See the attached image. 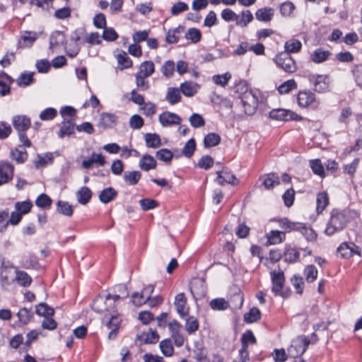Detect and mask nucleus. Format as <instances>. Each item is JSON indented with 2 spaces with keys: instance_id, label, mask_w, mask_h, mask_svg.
Returning <instances> with one entry per match:
<instances>
[{
  "instance_id": "nucleus-1",
  "label": "nucleus",
  "mask_w": 362,
  "mask_h": 362,
  "mask_svg": "<svg viewBox=\"0 0 362 362\" xmlns=\"http://www.w3.org/2000/svg\"><path fill=\"white\" fill-rule=\"evenodd\" d=\"M348 222L349 217L346 211L334 209L331 211L330 218L325 233L327 235H332L336 232L344 229Z\"/></svg>"
},
{
  "instance_id": "nucleus-2",
  "label": "nucleus",
  "mask_w": 362,
  "mask_h": 362,
  "mask_svg": "<svg viewBox=\"0 0 362 362\" xmlns=\"http://www.w3.org/2000/svg\"><path fill=\"white\" fill-rule=\"evenodd\" d=\"M261 93L259 90H248L245 88L244 93L240 96V101L244 109V112L247 115H252L255 113L259 103H263L264 98L261 97L260 101L259 97Z\"/></svg>"
},
{
  "instance_id": "nucleus-3",
  "label": "nucleus",
  "mask_w": 362,
  "mask_h": 362,
  "mask_svg": "<svg viewBox=\"0 0 362 362\" xmlns=\"http://www.w3.org/2000/svg\"><path fill=\"white\" fill-rule=\"evenodd\" d=\"M280 227L286 231H299L308 241H314L317 238L315 231L305 223L291 222L287 218H283L279 221Z\"/></svg>"
},
{
  "instance_id": "nucleus-4",
  "label": "nucleus",
  "mask_w": 362,
  "mask_h": 362,
  "mask_svg": "<svg viewBox=\"0 0 362 362\" xmlns=\"http://www.w3.org/2000/svg\"><path fill=\"white\" fill-rule=\"evenodd\" d=\"M297 103L298 106L302 108H316L320 103L315 93L308 89L298 91L297 94Z\"/></svg>"
},
{
  "instance_id": "nucleus-5",
  "label": "nucleus",
  "mask_w": 362,
  "mask_h": 362,
  "mask_svg": "<svg viewBox=\"0 0 362 362\" xmlns=\"http://www.w3.org/2000/svg\"><path fill=\"white\" fill-rule=\"evenodd\" d=\"M269 117L272 119L282 122H287L291 120L301 121L303 119V117L296 114L295 112L282 108L272 110L269 112Z\"/></svg>"
},
{
  "instance_id": "nucleus-6",
  "label": "nucleus",
  "mask_w": 362,
  "mask_h": 362,
  "mask_svg": "<svg viewBox=\"0 0 362 362\" xmlns=\"http://www.w3.org/2000/svg\"><path fill=\"white\" fill-rule=\"evenodd\" d=\"M276 66L287 73H293L297 66L296 62L288 52H281L274 59Z\"/></svg>"
},
{
  "instance_id": "nucleus-7",
  "label": "nucleus",
  "mask_w": 362,
  "mask_h": 362,
  "mask_svg": "<svg viewBox=\"0 0 362 362\" xmlns=\"http://www.w3.org/2000/svg\"><path fill=\"white\" fill-rule=\"evenodd\" d=\"M327 77L325 75L310 74L308 76V81L313 86L314 91L318 93H324L329 91V83Z\"/></svg>"
},
{
  "instance_id": "nucleus-8",
  "label": "nucleus",
  "mask_w": 362,
  "mask_h": 362,
  "mask_svg": "<svg viewBox=\"0 0 362 362\" xmlns=\"http://www.w3.org/2000/svg\"><path fill=\"white\" fill-rule=\"evenodd\" d=\"M13 175V165L8 160H0V186L11 181Z\"/></svg>"
},
{
  "instance_id": "nucleus-9",
  "label": "nucleus",
  "mask_w": 362,
  "mask_h": 362,
  "mask_svg": "<svg viewBox=\"0 0 362 362\" xmlns=\"http://www.w3.org/2000/svg\"><path fill=\"white\" fill-rule=\"evenodd\" d=\"M158 121L162 127H167L180 124L182 118L176 113L165 111L159 115Z\"/></svg>"
},
{
  "instance_id": "nucleus-10",
  "label": "nucleus",
  "mask_w": 362,
  "mask_h": 362,
  "mask_svg": "<svg viewBox=\"0 0 362 362\" xmlns=\"http://www.w3.org/2000/svg\"><path fill=\"white\" fill-rule=\"evenodd\" d=\"M216 182L220 185H223L225 183H228L235 185L238 181L235 176L227 168H223L221 170L216 171Z\"/></svg>"
},
{
  "instance_id": "nucleus-11",
  "label": "nucleus",
  "mask_w": 362,
  "mask_h": 362,
  "mask_svg": "<svg viewBox=\"0 0 362 362\" xmlns=\"http://www.w3.org/2000/svg\"><path fill=\"white\" fill-rule=\"evenodd\" d=\"M118 122V117L115 113L103 112L100 115L98 127L103 129H112Z\"/></svg>"
},
{
  "instance_id": "nucleus-12",
  "label": "nucleus",
  "mask_w": 362,
  "mask_h": 362,
  "mask_svg": "<svg viewBox=\"0 0 362 362\" xmlns=\"http://www.w3.org/2000/svg\"><path fill=\"white\" fill-rule=\"evenodd\" d=\"M12 124L18 133L26 132L31 126V120L26 115H15L12 119Z\"/></svg>"
},
{
  "instance_id": "nucleus-13",
  "label": "nucleus",
  "mask_w": 362,
  "mask_h": 362,
  "mask_svg": "<svg viewBox=\"0 0 362 362\" xmlns=\"http://www.w3.org/2000/svg\"><path fill=\"white\" fill-rule=\"evenodd\" d=\"M122 322L121 316L119 314L112 315L110 318L106 322L107 327L110 329L108 334L110 339H115L118 334L120 324Z\"/></svg>"
},
{
  "instance_id": "nucleus-14",
  "label": "nucleus",
  "mask_w": 362,
  "mask_h": 362,
  "mask_svg": "<svg viewBox=\"0 0 362 362\" xmlns=\"http://www.w3.org/2000/svg\"><path fill=\"white\" fill-rule=\"evenodd\" d=\"M272 280V291L274 294L277 293L279 290H281L285 284V276L284 272L280 270L278 272L272 271L270 272Z\"/></svg>"
},
{
  "instance_id": "nucleus-15",
  "label": "nucleus",
  "mask_w": 362,
  "mask_h": 362,
  "mask_svg": "<svg viewBox=\"0 0 362 362\" xmlns=\"http://www.w3.org/2000/svg\"><path fill=\"white\" fill-rule=\"evenodd\" d=\"M38 37L39 34L37 32L24 30L22 32L21 40L18 42V46L23 48L30 47Z\"/></svg>"
},
{
  "instance_id": "nucleus-16",
  "label": "nucleus",
  "mask_w": 362,
  "mask_h": 362,
  "mask_svg": "<svg viewBox=\"0 0 362 362\" xmlns=\"http://www.w3.org/2000/svg\"><path fill=\"white\" fill-rule=\"evenodd\" d=\"M105 163V158L102 153H95L93 152L90 158L82 161L81 166L84 169H90L94 163L99 166H103Z\"/></svg>"
},
{
  "instance_id": "nucleus-17",
  "label": "nucleus",
  "mask_w": 362,
  "mask_h": 362,
  "mask_svg": "<svg viewBox=\"0 0 362 362\" xmlns=\"http://www.w3.org/2000/svg\"><path fill=\"white\" fill-rule=\"evenodd\" d=\"M66 45V35L64 32L55 30L52 33L49 37V49H54V48L61 45L65 47Z\"/></svg>"
},
{
  "instance_id": "nucleus-18",
  "label": "nucleus",
  "mask_w": 362,
  "mask_h": 362,
  "mask_svg": "<svg viewBox=\"0 0 362 362\" xmlns=\"http://www.w3.org/2000/svg\"><path fill=\"white\" fill-rule=\"evenodd\" d=\"M9 157L16 163L23 164L27 160L28 154L23 146H17L11 150Z\"/></svg>"
},
{
  "instance_id": "nucleus-19",
  "label": "nucleus",
  "mask_w": 362,
  "mask_h": 362,
  "mask_svg": "<svg viewBox=\"0 0 362 362\" xmlns=\"http://www.w3.org/2000/svg\"><path fill=\"white\" fill-rule=\"evenodd\" d=\"M54 155L52 152H47L42 154H37L36 159L33 160V164L36 169L45 168L54 161Z\"/></svg>"
},
{
  "instance_id": "nucleus-20",
  "label": "nucleus",
  "mask_w": 362,
  "mask_h": 362,
  "mask_svg": "<svg viewBox=\"0 0 362 362\" xmlns=\"http://www.w3.org/2000/svg\"><path fill=\"white\" fill-rule=\"evenodd\" d=\"M262 182V185L266 189H272L274 186L280 184V179L276 173H268L259 177Z\"/></svg>"
},
{
  "instance_id": "nucleus-21",
  "label": "nucleus",
  "mask_w": 362,
  "mask_h": 362,
  "mask_svg": "<svg viewBox=\"0 0 362 362\" xmlns=\"http://www.w3.org/2000/svg\"><path fill=\"white\" fill-rule=\"evenodd\" d=\"M75 129V124L73 122L64 119L62 122L61 128L57 132V136L60 139H63L65 136H69L74 134Z\"/></svg>"
},
{
  "instance_id": "nucleus-22",
  "label": "nucleus",
  "mask_w": 362,
  "mask_h": 362,
  "mask_svg": "<svg viewBox=\"0 0 362 362\" xmlns=\"http://www.w3.org/2000/svg\"><path fill=\"white\" fill-rule=\"evenodd\" d=\"M186 303L187 299L183 293H180L175 296L174 304L176 311L181 317L188 315V311L185 310Z\"/></svg>"
},
{
  "instance_id": "nucleus-23",
  "label": "nucleus",
  "mask_w": 362,
  "mask_h": 362,
  "mask_svg": "<svg viewBox=\"0 0 362 362\" xmlns=\"http://www.w3.org/2000/svg\"><path fill=\"white\" fill-rule=\"evenodd\" d=\"M139 166L144 171H149L156 168L157 162L152 156L144 154L139 160Z\"/></svg>"
},
{
  "instance_id": "nucleus-24",
  "label": "nucleus",
  "mask_w": 362,
  "mask_h": 362,
  "mask_svg": "<svg viewBox=\"0 0 362 362\" xmlns=\"http://www.w3.org/2000/svg\"><path fill=\"white\" fill-rule=\"evenodd\" d=\"M118 193L112 187L104 188L99 194V200L103 204H108L114 200Z\"/></svg>"
},
{
  "instance_id": "nucleus-25",
  "label": "nucleus",
  "mask_w": 362,
  "mask_h": 362,
  "mask_svg": "<svg viewBox=\"0 0 362 362\" xmlns=\"http://www.w3.org/2000/svg\"><path fill=\"white\" fill-rule=\"evenodd\" d=\"M138 339L146 344H156L159 339V335L156 330L149 329L138 335Z\"/></svg>"
},
{
  "instance_id": "nucleus-26",
  "label": "nucleus",
  "mask_w": 362,
  "mask_h": 362,
  "mask_svg": "<svg viewBox=\"0 0 362 362\" xmlns=\"http://www.w3.org/2000/svg\"><path fill=\"white\" fill-rule=\"evenodd\" d=\"M76 197L80 204L86 205L92 197V192L89 187L84 186L76 192Z\"/></svg>"
},
{
  "instance_id": "nucleus-27",
  "label": "nucleus",
  "mask_w": 362,
  "mask_h": 362,
  "mask_svg": "<svg viewBox=\"0 0 362 362\" xmlns=\"http://www.w3.org/2000/svg\"><path fill=\"white\" fill-rule=\"evenodd\" d=\"M283 255L286 262L294 263L300 257V252L297 248L286 245Z\"/></svg>"
},
{
  "instance_id": "nucleus-28",
  "label": "nucleus",
  "mask_w": 362,
  "mask_h": 362,
  "mask_svg": "<svg viewBox=\"0 0 362 362\" xmlns=\"http://www.w3.org/2000/svg\"><path fill=\"white\" fill-rule=\"evenodd\" d=\"M107 301L105 300V297H104L103 296L99 295L94 298V300L91 304V308L95 312L101 313L103 311L109 310V309H108L109 305H107Z\"/></svg>"
},
{
  "instance_id": "nucleus-29",
  "label": "nucleus",
  "mask_w": 362,
  "mask_h": 362,
  "mask_svg": "<svg viewBox=\"0 0 362 362\" xmlns=\"http://www.w3.org/2000/svg\"><path fill=\"white\" fill-rule=\"evenodd\" d=\"M273 16L274 9L270 7L261 8L255 12L256 19L262 22H269Z\"/></svg>"
},
{
  "instance_id": "nucleus-30",
  "label": "nucleus",
  "mask_w": 362,
  "mask_h": 362,
  "mask_svg": "<svg viewBox=\"0 0 362 362\" xmlns=\"http://www.w3.org/2000/svg\"><path fill=\"white\" fill-rule=\"evenodd\" d=\"M141 177V173L139 170L125 171L123 180L126 184L130 186L136 185Z\"/></svg>"
},
{
  "instance_id": "nucleus-31",
  "label": "nucleus",
  "mask_w": 362,
  "mask_h": 362,
  "mask_svg": "<svg viewBox=\"0 0 362 362\" xmlns=\"http://www.w3.org/2000/svg\"><path fill=\"white\" fill-rule=\"evenodd\" d=\"M180 90L177 88L169 87L167 89L165 100L170 104L175 105L181 101Z\"/></svg>"
},
{
  "instance_id": "nucleus-32",
  "label": "nucleus",
  "mask_w": 362,
  "mask_h": 362,
  "mask_svg": "<svg viewBox=\"0 0 362 362\" xmlns=\"http://www.w3.org/2000/svg\"><path fill=\"white\" fill-rule=\"evenodd\" d=\"M21 264L22 267L27 269H37L39 267L38 258L34 254L23 256Z\"/></svg>"
},
{
  "instance_id": "nucleus-33",
  "label": "nucleus",
  "mask_w": 362,
  "mask_h": 362,
  "mask_svg": "<svg viewBox=\"0 0 362 362\" xmlns=\"http://www.w3.org/2000/svg\"><path fill=\"white\" fill-rule=\"evenodd\" d=\"M330 55L331 52L329 51L317 48L311 54L310 59L313 62L320 64L325 62Z\"/></svg>"
},
{
  "instance_id": "nucleus-34",
  "label": "nucleus",
  "mask_w": 362,
  "mask_h": 362,
  "mask_svg": "<svg viewBox=\"0 0 362 362\" xmlns=\"http://www.w3.org/2000/svg\"><path fill=\"white\" fill-rule=\"evenodd\" d=\"M198 84L192 81H185L180 84V92L187 97H192L197 92Z\"/></svg>"
},
{
  "instance_id": "nucleus-35",
  "label": "nucleus",
  "mask_w": 362,
  "mask_h": 362,
  "mask_svg": "<svg viewBox=\"0 0 362 362\" xmlns=\"http://www.w3.org/2000/svg\"><path fill=\"white\" fill-rule=\"evenodd\" d=\"M144 140L148 148H157L162 145L160 136L156 133H146Z\"/></svg>"
},
{
  "instance_id": "nucleus-36",
  "label": "nucleus",
  "mask_w": 362,
  "mask_h": 362,
  "mask_svg": "<svg viewBox=\"0 0 362 362\" xmlns=\"http://www.w3.org/2000/svg\"><path fill=\"white\" fill-rule=\"evenodd\" d=\"M34 72H28L25 71L16 79V83L19 87H26L35 82L33 78Z\"/></svg>"
},
{
  "instance_id": "nucleus-37",
  "label": "nucleus",
  "mask_w": 362,
  "mask_h": 362,
  "mask_svg": "<svg viewBox=\"0 0 362 362\" xmlns=\"http://www.w3.org/2000/svg\"><path fill=\"white\" fill-rule=\"evenodd\" d=\"M185 31V27L183 25H179L178 27L170 29L167 33L165 40L168 44L177 43L180 39V35Z\"/></svg>"
},
{
  "instance_id": "nucleus-38",
  "label": "nucleus",
  "mask_w": 362,
  "mask_h": 362,
  "mask_svg": "<svg viewBox=\"0 0 362 362\" xmlns=\"http://www.w3.org/2000/svg\"><path fill=\"white\" fill-rule=\"evenodd\" d=\"M15 280L23 287H28L32 283V278L27 272L18 269L16 270Z\"/></svg>"
},
{
  "instance_id": "nucleus-39",
  "label": "nucleus",
  "mask_w": 362,
  "mask_h": 362,
  "mask_svg": "<svg viewBox=\"0 0 362 362\" xmlns=\"http://www.w3.org/2000/svg\"><path fill=\"white\" fill-rule=\"evenodd\" d=\"M221 136L219 134L214 132L207 134L204 138V146L209 148L218 145L221 142Z\"/></svg>"
},
{
  "instance_id": "nucleus-40",
  "label": "nucleus",
  "mask_w": 362,
  "mask_h": 362,
  "mask_svg": "<svg viewBox=\"0 0 362 362\" xmlns=\"http://www.w3.org/2000/svg\"><path fill=\"white\" fill-rule=\"evenodd\" d=\"M155 71V65L152 61H145L139 66V71L136 73L144 77H149Z\"/></svg>"
},
{
  "instance_id": "nucleus-41",
  "label": "nucleus",
  "mask_w": 362,
  "mask_h": 362,
  "mask_svg": "<svg viewBox=\"0 0 362 362\" xmlns=\"http://www.w3.org/2000/svg\"><path fill=\"white\" fill-rule=\"evenodd\" d=\"M57 211L58 213L66 216H71L74 213L72 206L68 202L62 200H59L57 202Z\"/></svg>"
},
{
  "instance_id": "nucleus-42",
  "label": "nucleus",
  "mask_w": 362,
  "mask_h": 362,
  "mask_svg": "<svg viewBox=\"0 0 362 362\" xmlns=\"http://www.w3.org/2000/svg\"><path fill=\"white\" fill-rule=\"evenodd\" d=\"M316 211L318 214H321L329 204V197L326 192H320L317 196Z\"/></svg>"
},
{
  "instance_id": "nucleus-43",
  "label": "nucleus",
  "mask_w": 362,
  "mask_h": 362,
  "mask_svg": "<svg viewBox=\"0 0 362 362\" xmlns=\"http://www.w3.org/2000/svg\"><path fill=\"white\" fill-rule=\"evenodd\" d=\"M35 313L44 317L52 316L54 310L45 303H40L35 307Z\"/></svg>"
},
{
  "instance_id": "nucleus-44",
  "label": "nucleus",
  "mask_w": 362,
  "mask_h": 362,
  "mask_svg": "<svg viewBox=\"0 0 362 362\" xmlns=\"http://www.w3.org/2000/svg\"><path fill=\"white\" fill-rule=\"evenodd\" d=\"M302 44L300 40L297 39H291L285 42L284 52H288L289 54L291 53H296L300 50Z\"/></svg>"
},
{
  "instance_id": "nucleus-45",
  "label": "nucleus",
  "mask_w": 362,
  "mask_h": 362,
  "mask_svg": "<svg viewBox=\"0 0 362 362\" xmlns=\"http://www.w3.org/2000/svg\"><path fill=\"white\" fill-rule=\"evenodd\" d=\"M303 274L307 282L313 283L317 278L318 271L315 265L310 264L305 267Z\"/></svg>"
},
{
  "instance_id": "nucleus-46",
  "label": "nucleus",
  "mask_w": 362,
  "mask_h": 362,
  "mask_svg": "<svg viewBox=\"0 0 362 362\" xmlns=\"http://www.w3.org/2000/svg\"><path fill=\"white\" fill-rule=\"evenodd\" d=\"M285 238L284 233L279 230H272L270 233L267 235V245H276L281 243Z\"/></svg>"
},
{
  "instance_id": "nucleus-47",
  "label": "nucleus",
  "mask_w": 362,
  "mask_h": 362,
  "mask_svg": "<svg viewBox=\"0 0 362 362\" xmlns=\"http://www.w3.org/2000/svg\"><path fill=\"white\" fill-rule=\"evenodd\" d=\"M161 353L166 357L171 356L174 353V348L170 339H165L160 342Z\"/></svg>"
},
{
  "instance_id": "nucleus-48",
  "label": "nucleus",
  "mask_w": 362,
  "mask_h": 362,
  "mask_svg": "<svg viewBox=\"0 0 362 362\" xmlns=\"http://www.w3.org/2000/svg\"><path fill=\"white\" fill-rule=\"evenodd\" d=\"M297 88V83L294 79H288L282 83L277 88L280 94H287L292 90Z\"/></svg>"
},
{
  "instance_id": "nucleus-49",
  "label": "nucleus",
  "mask_w": 362,
  "mask_h": 362,
  "mask_svg": "<svg viewBox=\"0 0 362 362\" xmlns=\"http://www.w3.org/2000/svg\"><path fill=\"white\" fill-rule=\"evenodd\" d=\"M185 37L190 40L192 43H197L201 40L202 33L201 31L195 28H190L185 33Z\"/></svg>"
},
{
  "instance_id": "nucleus-50",
  "label": "nucleus",
  "mask_w": 362,
  "mask_h": 362,
  "mask_svg": "<svg viewBox=\"0 0 362 362\" xmlns=\"http://www.w3.org/2000/svg\"><path fill=\"white\" fill-rule=\"evenodd\" d=\"M18 320L23 325H27L33 317L32 308H22L17 313Z\"/></svg>"
},
{
  "instance_id": "nucleus-51",
  "label": "nucleus",
  "mask_w": 362,
  "mask_h": 362,
  "mask_svg": "<svg viewBox=\"0 0 362 362\" xmlns=\"http://www.w3.org/2000/svg\"><path fill=\"white\" fill-rule=\"evenodd\" d=\"M310 166L314 174L317 175L321 177H324L325 176L324 166L320 159L310 160Z\"/></svg>"
},
{
  "instance_id": "nucleus-52",
  "label": "nucleus",
  "mask_w": 362,
  "mask_h": 362,
  "mask_svg": "<svg viewBox=\"0 0 362 362\" xmlns=\"http://www.w3.org/2000/svg\"><path fill=\"white\" fill-rule=\"evenodd\" d=\"M118 64L122 66V69L131 68L133 65L132 59L128 57L124 51H121L117 55Z\"/></svg>"
},
{
  "instance_id": "nucleus-53",
  "label": "nucleus",
  "mask_w": 362,
  "mask_h": 362,
  "mask_svg": "<svg viewBox=\"0 0 362 362\" xmlns=\"http://www.w3.org/2000/svg\"><path fill=\"white\" fill-rule=\"evenodd\" d=\"M241 15L242 18H240L238 16L236 22V25L241 28L246 27L254 18L252 13L249 10L242 11Z\"/></svg>"
},
{
  "instance_id": "nucleus-54",
  "label": "nucleus",
  "mask_w": 362,
  "mask_h": 362,
  "mask_svg": "<svg viewBox=\"0 0 362 362\" xmlns=\"http://www.w3.org/2000/svg\"><path fill=\"white\" fill-rule=\"evenodd\" d=\"M261 318V312L257 308H251L248 313L244 315V320L247 323H252Z\"/></svg>"
},
{
  "instance_id": "nucleus-55",
  "label": "nucleus",
  "mask_w": 362,
  "mask_h": 362,
  "mask_svg": "<svg viewBox=\"0 0 362 362\" xmlns=\"http://www.w3.org/2000/svg\"><path fill=\"white\" fill-rule=\"evenodd\" d=\"M52 204V199L46 194H40L35 200V205L41 209H47Z\"/></svg>"
},
{
  "instance_id": "nucleus-56",
  "label": "nucleus",
  "mask_w": 362,
  "mask_h": 362,
  "mask_svg": "<svg viewBox=\"0 0 362 362\" xmlns=\"http://www.w3.org/2000/svg\"><path fill=\"white\" fill-rule=\"evenodd\" d=\"M196 149V141L194 139L192 138L189 139L185 144L182 153L186 158H191Z\"/></svg>"
},
{
  "instance_id": "nucleus-57",
  "label": "nucleus",
  "mask_w": 362,
  "mask_h": 362,
  "mask_svg": "<svg viewBox=\"0 0 362 362\" xmlns=\"http://www.w3.org/2000/svg\"><path fill=\"white\" fill-rule=\"evenodd\" d=\"M32 207L33 204L30 200L17 202L15 203V209L22 216L29 213Z\"/></svg>"
},
{
  "instance_id": "nucleus-58",
  "label": "nucleus",
  "mask_w": 362,
  "mask_h": 362,
  "mask_svg": "<svg viewBox=\"0 0 362 362\" xmlns=\"http://www.w3.org/2000/svg\"><path fill=\"white\" fill-rule=\"evenodd\" d=\"M292 285L296 289L298 294L301 295L303 292L304 280L303 278L299 274H294L291 279Z\"/></svg>"
},
{
  "instance_id": "nucleus-59",
  "label": "nucleus",
  "mask_w": 362,
  "mask_h": 362,
  "mask_svg": "<svg viewBox=\"0 0 362 362\" xmlns=\"http://www.w3.org/2000/svg\"><path fill=\"white\" fill-rule=\"evenodd\" d=\"M185 328L189 334L194 333L199 329V322L194 316H189L186 319Z\"/></svg>"
},
{
  "instance_id": "nucleus-60",
  "label": "nucleus",
  "mask_w": 362,
  "mask_h": 362,
  "mask_svg": "<svg viewBox=\"0 0 362 362\" xmlns=\"http://www.w3.org/2000/svg\"><path fill=\"white\" fill-rule=\"evenodd\" d=\"M296 6L293 3L286 1L280 5V13L284 17H289L295 10Z\"/></svg>"
},
{
  "instance_id": "nucleus-61",
  "label": "nucleus",
  "mask_w": 362,
  "mask_h": 362,
  "mask_svg": "<svg viewBox=\"0 0 362 362\" xmlns=\"http://www.w3.org/2000/svg\"><path fill=\"white\" fill-rule=\"evenodd\" d=\"M210 306L214 310H225L228 308L229 305L224 298H219L213 299L210 302Z\"/></svg>"
},
{
  "instance_id": "nucleus-62",
  "label": "nucleus",
  "mask_w": 362,
  "mask_h": 362,
  "mask_svg": "<svg viewBox=\"0 0 362 362\" xmlns=\"http://www.w3.org/2000/svg\"><path fill=\"white\" fill-rule=\"evenodd\" d=\"M230 78L231 74L229 72H226L223 74H217L213 76L212 80L215 84L224 87L227 85Z\"/></svg>"
},
{
  "instance_id": "nucleus-63",
  "label": "nucleus",
  "mask_w": 362,
  "mask_h": 362,
  "mask_svg": "<svg viewBox=\"0 0 362 362\" xmlns=\"http://www.w3.org/2000/svg\"><path fill=\"white\" fill-rule=\"evenodd\" d=\"M57 115V110L54 107H47L43 110L39 117L42 121H49L54 119Z\"/></svg>"
},
{
  "instance_id": "nucleus-64",
  "label": "nucleus",
  "mask_w": 362,
  "mask_h": 362,
  "mask_svg": "<svg viewBox=\"0 0 362 362\" xmlns=\"http://www.w3.org/2000/svg\"><path fill=\"white\" fill-rule=\"evenodd\" d=\"M163 75L166 78L173 76L175 71V63L171 60L166 61L160 69Z\"/></svg>"
}]
</instances>
